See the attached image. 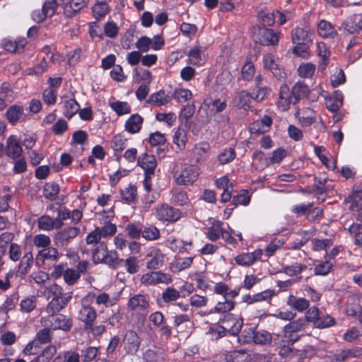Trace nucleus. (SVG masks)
Segmentation results:
<instances>
[{
	"label": "nucleus",
	"mask_w": 362,
	"mask_h": 362,
	"mask_svg": "<svg viewBox=\"0 0 362 362\" xmlns=\"http://www.w3.org/2000/svg\"><path fill=\"white\" fill-rule=\"evenodd\" d=\"M41 322L45 327L52 330H62L69 332L73 327L71 317L58 313H49L47 316L41 319Z\"/></svg>",
	"instance_id": "1"
},
{
	"label": "nucleus",
	"mask_w": 362,
	"mask_h": 362,
	"mask_svg": "<svg viewBox=\"0 0 362 362\" xmlns=\"http://www.w3.org/2000/svg\"><path fill=\"white\" fill-rule=\"evenodd\" d=\"M141 343V338L135 331H127L123 337L122 344L119 349V354L123 357L126 356H136L139 351Z\"/></svg>",
	"instance_id": "2"
},
{
	"label": "nucleus",
	"mask_w": 362,
	"mask_h": 362,
	"mask_svg": "<svg viewBox=\"0 0 362 362\" xmlns=\"http://www.w3.org/2000/svg\"><path fill=\"white\" fill-rule=\"evenodd\" d=\"M281 33L271 28L258 27L255 30L252 37L255 43L262 46H276L279 44Z\"/></svg>",
	"instance_id": "3"
},
{
	"label": "nucleus",
	"mask_w": 362,
	"mask_h": 362,
	"mask_svg": "<svg viewBox=\"0 0 362 362\" xmlns=\"http://www.w3.org/2000/svg\"><path fill=\"white\" fill-rule=\"evenodd\" d=\"M199 175L197 167L185 163L174 171L173 177L175 182L180 185L193 184Z\"/></svg>",
	"instance_id": "4"
},
{
	"label": "nucleus",
	"mask_w": 362,
	"mask_h": 362,
	"mask_svg": "<svg viewBox=\"0 0 362 362\" xmlns=\"http://www.w3.org/2000/svg\"><path fill=\"white\" fill-rule=\"evenodd\" d=\"M117 232V226L115 224L110 221L105 222L100 227H96L94 230L88 234L86 238L88 245H93L98 243L101 238H106L113 236Z\"/></svg>",
	"instance_id": "5"
},
{
	"label": "nucleus",
	"mask_w": 362,
	"mask_h": 362,
	"mask_svg": "<svg viewBox=\"0 0 362 362\" xmlns=\"http://www.w3.org/2000/svg\"><path fill=\"white\" fill-rule=\"evenodd\" d=\"M64 0H47L44 2L41 10H35L32 13V18L37 23L44 21L46 18L54 15L59 6L62 5Z\"/></svg>",
	"instance_id": "6"
},
{
	"label": "nucleus",
	"mask_w": 362,
	"mask_h": 362,
	"mask_svg": "<svg viewBox=\"0 0 362 362\" xmlns=\"http://www.w3.org/2000/svg\"><path fill=\"white\" fill-rule=\"evenodd\" d=\"M154 210L156 218L163 222L174 223L180 218L182 214L180 210L168 204L158 205Z\"/></svg>",
	"instance_id": "7"
},
{
	"label": "nucleus",
	"mask_w": 362,
	"mask_h": 362,
	"mask_svg": "<svg viewBox=\"0 0 362 362\" xmlns=\"http://www.w3.org/2000/svg\"><path fill=\"white\" fill-rule=\"evenodd\" d=\"M140 281L145 286H155L160 284H169L172 283L173 278L170 274L151 271L144 274Z\"/></svg>",
	"instance_id": "8"
},
{
	"label": "nucleus",
	"mask_w": 362,
	"mask_h": 362,
	"mask_svg": "<svg viewBox=\"0 0 362 362\" xmlns=\"http://www.w3.org/2000/svg\"><path fill=\"white\" fill-rule=\"evenodd\" d=\"M315 33L309 26L296 27L291 30V37L293 44H313Z\"/></svg>",
	"instance_id": "9"
},
{
	"label": "nucleus",
	"mask_w": 362,
	"mask_h": 362,
	"mask_svg": "<svg viewBox=\"0 0 362 362\" xmlns=\"http://www.w3.org/2000/svg\"><path fill=\"white\" fill-rule=\"evenodd\" d=\"M149 300L146 295L136 294L128 301L127 308L129 311L143 313L146 315L148 313Z\"/></svg>",
	"instance_id": "10"
},
{
	"label": "nucleus",
	"mask_w": 362,
	"mask_h": 362,
	"mask_svg": "<svg viewBox=\"0 0 362 362\" xmlns=\"http://www.w3.org/2000/svg\"><path fill=\"white\" fill-rule=\"evenodd\" d=\"M79 232L80 228L77 226L64 228L55 234L54 242L58 247L66 246L71 240L78 235Z\"/></svg>",
	"instance_id": "11"
},
{
	"label": "nucleus",
	"mask_w": 362,
	"mask_h": 362,
	"mask_svg": "<svg viewBox=\"0 0 362 362\" xmlns=\"http://www.w3.org/2000/svg\"><path fill=\"white\" fill-rule=\"evenodd\" d=\"M4 152L11 159L15 160L23 156V148L21 143L17 136L11 135L6 140Z\"/></svg>",
	"instance_id": "12"
},
{
	"label": "nucleus",
	"mask_w": 362,
	"mask_h": 362,
	"mask_svg": "<svg viewBox=\"0 0 362 362\" xmlns=\"http://www.w3.org/2000/svg\"><path fill=\"white\" fill-rule=\"evenodd\" d=\"M263 250L257 249L252 252H243L235 257V263L242 267H250L256 262L261 260Z\"/></svg>",
	"instance_id": "13"
},
{
	"label": "nucleus",
	"mask_w": 362,
	"mask_h": 362,
	"mask_svg": "<svg viewBox=\"0 0 362 362\" xmlns=\"http://www.w3.org/2000/svg\"><path fill=\"white\" fill-rule=\"evenodd\" d=\"M362 355V349H343L338 353H329V361L326 362H344L353 358H358Z\"/></svg>",
	"instance_id": "14"
},
{
	"label": "nucleus",
	"mask_w": 362,
	"mask_h": 362,
	"mask_svg": "<svg viewBox=\"0 0 362 362\" xmlns=\"http://www.w3.org/2000/svg\"><path fill=\"white\" fill-rule=\"evenodd\" d=\"M86 303L87 300L83 298L82 300L81 308L78 312V319L83 322L84 328L88 325H90L91 323H94L97 317L95 309Z\"/></svg>",
	"instance_id": "15"
},
{
	"label": "nucleus",
	"mask_w": 362,
	"mask_h": 362,
	"mask_svg": "<svg viewBox=\"0 0 362 362\" xmlns=\"http://www.w3.org/2000/svg\"><path fill=\"white\" fill-rule=\"evenodd\" d=\"M292 98L293 93L288 85H281L279 93L278 107L281 109V111L288 110L291 104H296V103H294V98Z\"/></svg>",
	"instance_id": "16"
},
{
	"label": "nucleus",
	"mask_w": 362,
	"mask_h": 362,
	"mask_svg": "<svg viewBox=\"0 0 362 362\" xmlns=\"http://www.w3.org/2000/svg\"><path fill=\"white\" fill-rule=\"evenodd\" d=\"M6 117L12 125H15L18 122H22L27 119L24 107L18 105L10 106L6 112Z\"/></svg>",
	"instance_id": "17"
},
{
	"label": "nucleus",
	"mask_w": 362,
	"mask_h": 362,
	"mask_svg": "<svg viewBox=\"0 0 362 362\" xmlns=\"http://www.w3.org/2000/svg\"><path fill=\"white\" fill-rule=\"evenodd\" d=\"M341 27L349 33H358L362 31V13L351 15L344 21Z\"/></svg>",
	"instance_id": "18"
},
{
	"label": "nucleus",
	"mask_w": 362,
	"mask_h": 362,
	"mask_svg": "<svg viewBox=\"0 0 362 362\" xmlns=\"http://www.w3.org/2000/svg\"><path fill=\"white\" fill-rule=\"evenodd\" d=\"M138 165L144 170V175L152 176L155 173L157 161L153 156L144 153L137 159Z\"/></svg>",
	"instance_id": "19"
},
{
	"label": "nucleus",
	"mask_w": 362,
	"mask_h": 362,
	"mask_svg": "<svg viewBox=\"0 0 362 362\" xmlns=\"http://www.w3.org/2000/svg\"><path fill=\"white\" fill-rule=\"evenodd\" d=\"M164 254L159 249H153L146 256V268L156 270L160 268L164 262Z\"/></svg>",
	"instance_id": "20"
},
{
	"label": "nucleus",
	"mask_w": 362,
	"mask_h": 362,
	"mask_svg": "<svg viewBox=\"0 0 362 362\" xmlns=\"http://www.w3.org/2000/svg\"><path fill=\"white\" fill-rule=\"evenodd\" d=\"M28 42L25 38H20L17 40L10 38H4L1 41V46L7 52L15 53L23 50Z\"/></svg>",
	"instance_id": "21"
},
{
	"label": "nucleus",
	"mask_w": 362,
	"mask_h": 362,
	"mask_svg": "<svg viewBox=\"0 0 362 362\" xmlns=\"http://www.w3.org/2000/svg\"><path fill=\"white\" fill-rule=\"evenodd\" d=\"M263 65L264 69L272 72L275 76L278 78L283 77L284 73L272 54L268 53L264 55Z\"/></svg>",
	"instance_id": "22"
},
{
	"label": "nucleus",
	"mask_w": 362,
	"mask_h": 362,
	"mask_svg": "<svg viewBox=\"0 0 362 362\" xmlns=\"http://www.w3.org/2000/svg\"><path fill=\"white\" fill-rule=\"evenodd\" d=\"M71 299V293H67V296H64L60 298H53L47 304L45 310L48 314L59 313L66 306Z\"/></svg>",
	"instance_id": "23"
},
{
	"label": "nucleus",
	"mask_w": 362,
	"mask_h": 362,
	"mask_svg": "<svg viewBox=\"0 0 362 362\" xmlns=\"http://www.w3.org/2000/svg\"><path fill=\"white\" fill-rule=\"evenodd\" d=\"M233 100L235 105L238 108L247 110L251 107L253 98L251 93L247 90H242L235 93Z\"/></svg>",
	"instance_id": "24"
},
{
	"label": "nucleus",
	"mask_w": 362,
	"mask_h": 362,
	"mask_svg": "<svg viewBox=\"0 0 362 362\" xmlns=\"http://www.w3.org/2000/svg\"><path fill=\"white\" fill-rule=\"evenodd\" d=\"M210 145L207 142H202L196 144L192 149L193 158L197 164L205 162L208 158V153Z\"/></svg>",
	"instance_id": "25"
},
{
	"label": "nucleus",
	"mask_w": 362,
	"mask_h": 362,
	"mask_svg": "<svg viewBox=\"0 0 362 362\" xmlns=\"http://www.w3.org/2000/svg\"><path fill=\"white\" fill-rule=\"evenodd\" d=\"M60 257L58 250L55 247H48L40 250L37 256V261H42V264L46 262L55 263Z\"/></svg>",
	"instance_id": "26"
},
{
	"label": "nucleus",
	"mask_w": 362,
	"mask_h": 362,
	"mask_svg": "<svg viewBox=\"0 0 362 362\" xmlns=\"http://www.w3.org/2000/svg\"><path fill=\"white\" fill-rule=\"evenodd\" d=\"M144 118L139 114L132 115L126 121L124 130L134 134L139 133L142 127Z\"/></svg>",
	"instance_id": "27"
},
{
	"label": "nucleus",
	"mask_w": 362,
	"mask_h": 362,
	"mask_svg": "<svg viewBox=\"0 0 362 362\" xmlns=\"http://www.w3.org/2000/svg\"><path fill=\"white\" fill-rule=\"evenodd\" d=\"M172 100V96L164 90H160L158 92L152 93L147 103L155 106H163L169 103Z\"/></svg>",
	"instance_id": "28"
},
{
	"label": "nucleus",
	"mask_w": 362,
	"mask_h": 362,
	"mask_svg": "<svg viewBox=\"0 0 362 362\" xmlns=\"http://www.w3.org/2000/svg\"><path fill=\"white\" fill-rule=\"evenodd\" d=\"M317 31L322 38L334 39L337 35V32L334 26L326 20H321L317 24Z\"/></svg>",
	"instance_id": "29"
},
{
	"label": "nucleus",
	"mask_w": 362,
	"mask_h": 362,
	"mask_svg": "<svg viewBox=\"0 0 362 362\" xmlns=\"http://www.w3.org/2000/svg\"><path fill=\"white\" fill-rule=\"evenodd\" d=\"M294 103H298L300 100L305 98L310 93L308 86L303 81L296 82L291 88Z\"/></svg>",
	"instance_id": "30"
},
{
	"label": "nucleus",
	"mask_w": 362,
	"mask_h": 362,
	"mask_svg": "<svg viewBox=\"0 0 362 362\" xmlns=\"http://www.w3.org/2000/svg\"><path fill=\"white\" fill-rule=\"evenodd\" d=\"M304 325L305 320L303 319H298L297 320L291 322L284 327V337L288 338V339L292 343L295 342L297 340V338L293 339L291 338V334L294 332L302 330L304 327Z\"/></svg>",
	"instance_id": "31"
},
{
	"label": "nucleus",
	"mask_w": 362,
	"mask_h": 362,
	"mask_svg": "<svg viewBox=\"0 0 362 362\" xmlns=\"http://www.w3.org/2000/svg\"><path fill=\"white\" fill-rule=\"evenodd\" d=\"M193 260V257H177L170 263V269L174 273L183 271L191 267Z\"/></svg>",
	"instance_id": "32"
},
{
	"label": "nucleus",
	"mask_w": 362,
	"mask_h": 362,
	"mask_svg": "<svg viewBox=\"0 0 362 362\" xmlns=\"http://www.w3.org/2000/svg\"><path fill=\"white\" fill-rule=\"evenodd\" d=\"M124 259L119 258L117 252L115 250L107 251L105 257L102 264H107L110 268L117 269L123 263Z\"/></svg>",
	"instance_id": "33"
},
{
	"label": "nucleus",
	"mask_w": 362,
	"mask_h": 362,
	"mask_svg": "<svg viewBox=\"0 0 362 362\" xmlns=\"http://www.w3.org/2000/svg\"><path fill=\"white\" fill-rule=\"evenodd\" d=\"M286 303L291 308L298 312H303L309 308V301L304 298H297L293 295H290L287 298Z\"/></svg>",
	"instance_id": "34"
},
{
	"label": "nucleus",
	"mask_w": 362,
	"mask_h": 362,
	"mask_svg": "<svg viewBox=\"0 0 362 362\" xmlns=\"http://www.w3.org/2000/svg\"><path fill=\"white\" fill-rule=\"evenodd\" d=\"M222 225L223 223L219 221L213 222L211 226L206 228L205 233L206 238L211 241H216L218 240L224 229Z\"/></svg>",
	"instance_id": "35"
},
{
	"label": "nucleus",
	"mask_w": 362,
	"mask_h": 362,
	"mask_svg": "<svg viewBox=\"0 0 362 362\" xmlns=\"http://www.w3.org/2000/svg\"><path fill=\"white\" fill-rule=\"evenodd\" d=\"M37 227L40 230L50 231L53 229H59L56 219L48 215H42L37 218Z\"/></svg>",
	"instance_id": "36"
},
{
	"label": "nucleus",
	"mask_w": 362,
	"mask_h": 362,
	"mask_svg": "<svg viewBox=\"0 0 362 362\" xmlns=\"http://www.w3.org/2000/svg\"><path fill=\"white\" fill-rule=\"evenodd\" d=\"M141 237L148 241L157 240L160 237V230L153 224L142 226Z\"/></svg>",
	"instance_id": "37"
},
{
	"label": "nucleus",
	"mask_w": 362,
	"mask_h": 362,
	"mask_svg": "<svg viewBox=\"0 0 362 362\" xmlns=\"http://www.w3.org/2000/svg\"><path fill=\"white\" fill-rule=\"evenodd\" d=\"M96 244L97 246L92 251V259L95 264H102L105 257L107 247L104 242L99 241Z\"/></svg>",
	"instance_id": "38"
},
{
	"label": "nucleus",
	"mask_w": 362,
	"mask_h": 362,
	"mask_svg": "<svg viewBox=\"0 0 362 362\" xmlns=\"http://www.w3.org/2000/svg\"><path fill=\"white\" fill-rule=\"evenodd\" d=\"M226 360L227 362H247L249 354L244 349L233 350L226 354Z\"/></svg>",
	"instance_id": "39"
},
{
	"label": "nucleus",
	"mask_w": 362,
	"mask_h": 362,
	"mask_svg": "<svg viewBox=\"0 0 362 362\" xmlns=\"http://www.w3.org/2000/svg\"><path fill=\"white\" fill-rule=\"evenodd\" d=\"M33 262V254L30 252H26L22 257L18 269L20 276H24L30 270Z\"/></svg>",
	"instance_id": "40"
},
{
	"label": "nucleus",
	"mask_w": 362,
	"mask_h": 362,
	"mask_svg": "<svg viewBox=\"0 0 362 362\" xmlns=\"http://www.w3.org/2000/svg\"><path fill=\"white\" fill-rule=\"evenodd\" d=\"M273 295V292L271 290H266L262 292L256 293L253 296L245 295L243 298V301L248 304H252L255 302H261L263 300L271 298Z\"/></svg>",
	"instance_id": "41"
},
{
	"label": "nucleus",
	"mask_w": 362,
	"mask_h": 362,
	"mask_svg": "<svg viewBox=\"0 0 362 362\" xmlns=\"http://www.w3.org/2000/svg\"><path fill=\"white\" fill-rule=\"evenodd\" d=\"M122 199L127 204L133 203L137 197V189L135 185L129 184L120 191Z\"/></svg>",
	"instance_id": "42"
},
{
	"label": "nucleus",
	"mask_w": 362,
	"mask_h": 362,
	"mask_svg": "<svg viewBox=\"0 0 362 362\" xmlns=\"http://www.w3.org/2000/svg\"><path fill=\"white\" fill-rule=\"evenodd\" d=\"M64 115L71 119L76 112H78L80 105L74 98L66 100L64 102Z\"/></svg>",
	"instance_id": "43"
},
{
	"label": "nucleus",
	"mask_w": 362,
	"mask_h": 362,
	"mask_svg": "<svg viewBox=\"0 0 362 362\" xmlns=\"http://www.w3.org/2000/svg\"><path fill=\"white\" fill-rule=\"evenodd\" d=\"M235 156L236 153L233 148H226L217 156V160L221 165H226L232 162L235 159Z\"/></svg>",
	"instance_id": "44"
},
{
	"label": "nucleus",
	"mask_w": 362,
	"mask_h": 362,
	"mask_svg": "<svg viewBox=\"0 0 362 362\" xmlns=\"http://www.w3.org/2000/svg\"><path fill=\"white\" fill-rule=\"evenodd\" d=\"M180 297V292L173 286L166 288L161 294V298L165 303L175 302Z\"/></svg>",
	"instance_id": "45"
},
{
	"label": "nucleus",
	"mask_w": 362,
	"mask_h": 362,
	"mask_svg": "<svg viewBox=\"0 0 362 362\" xmlns=\"http://www.w3.org/2000/svg\"><path fill=\"white\" fill-rule=\"evenodd\" d=\"M59 192V185L53 182H47L43 188V196L45 198L53 201L55 200Z\"/></svg>",
	"instance_id": "46"
},
{
	"label": "nucleus",
	"mask_w": 362,
	"mask_h": 362,
	"mask_svg": "<svg viewBox=\"0 0 362 362\" xmlns=\"http://www.w3.org/2000/svg\"><path fill=\"white\" fill-rule=\"evenodd\" d=\"M252 158L254 160V162H257L255 163V165L256 169H258L259 170H262L265 168L268 167L269 165H271L269 158H267L264 152L261 151H256L255 152H254L252 155Z\"/></svg>",
	"instance_id": "47"
},
{
	"label": "nucleus",
	"mask_w": 362,
	"mask_h": 362,
	"mask_svg": "<svg viewBox=\"0 0 362 362\" xmlns=\"http://www.w3.org/2000/svg\"><path fill=\"white\" fill-rule=\"evenodd\" d=\"M307 269V266L304 264L296 262L291 265L283 266L279 272L284 273L290 276H293L302 273Z\"/></svg>",
	"instance_id": "48"
},
{
	"label": "nucleus",
	"mask_w": 362,
	"mask_h": 362,
	"mask_svg": "<svg viewBox=\"0 0 362 362\" xmlns=\"http://www.w3.org/2000/svg\"><path fill=\"white\" fill-rule=\"evenodd\" d=\"M143 357L146 362H160L164 360L165 355L159 349H147Z\"/></svg>",
	"instance_id": "49"
},
{
	"label": "nucleus",
	"mask_w": 362,
	"mask_h": 362,
	"mask_svg": "<svg viewBox=\"0 0 362 362\" xmlns=\"http://www.w3.org/2000/svg\"><path fill=\"white\" fill-rule=\"evenodd\" d=\"M171 96L172 99H175L180 103H183L192 99V93L186 88H175Z\"/></svg>",
	"instance_id": "50"
},
{
	"label": "nucleus",
	"mask_w": 362,
	"mask_h": 362,
	"mask_svg": "<svg viewBox=\"0 0 362 362\" xmlns=\"http://www.w3.org/2000/svg\"><path fill=\"white\" fill-rule=\"evenodd\" d=\"M127 139L122 134L115 135L111 141V146L113 151L122 152L127 146Z\"/></svg>",
	"instance_id": "51"
},
{
	"label": "nucleus",
	"mask_w": 362,
	"mask_h": 362,
	"mask_svg": "<svg viewBox=\"0 0 362 362\" xmlns=\"http://www.w3.org/2000/svg\"><path fill=\"white\" fill-rule=\"evenodd\" d=\"M109 105L119 116L131 112V106L127 102L117 100L110 103Z\"/></svg>",
	"instance_id": "52"
},
{
	"label": "nucleus",
	"mask_w": 362,
	"mask_h": 362,
	"mask_svg": "<svg viewBox=\"0 0 362 362\" xmlns=\"http://www.w3.org/2000/svg\"><path fill=\"white\" fill-rule=\"evenodd\" d=\"M52 329L47 327H45L43 329H40L35 337V339L41 346L43 344L51 342L52 339Z\"/></svg>",
	"instance_id": "53"
},
{
	"label": "nucleus",
	"mask_w": 362,
	"mask_h": 362,
	"mask_svg": "<svg viewBox=\"0 0 362 362\" xmlns=\"http://www.w3.org/2000/svg\"><path fill=\"white\" fill-rule=\"evenodd\" d=\"M37 305V298L30 296L23 298L20 303V310L22 313H28L33 311Z\"/></svg>",
	"instance_id": "54"
},
{
	"label": "nucleus",
	"mask_w": 362,
	"mask_h": 362,
	"mask_svg": "<svg viewBox=\"0 0 362 362\" xmlns=\"http://www.w3.org/2000/svg\"><path fill=\"white\" fill-rule=\"evenodd\" d=\"M171 248L178 252H189L192 249V241H183L177 240V239H173L170 240Z\"/></svg>",
	"instance_id": "55"
},
{
	"label": "nucleus",
	"mask_w": 362,
	"mask_h": 362,
	"mask_svg": "<svg viewBox=\"0 0 362 362\" xmlns=\"http://www.w3.org/2000/svg\"><path fill=\"white\" fill-rule=\"evenodd\" d=\"M298 235H301V238L300 240H295L291 243L290 249L292 250H298L302 246L305 245L307 242L313 236V233L308 230H302L298 233Z\"/></svg>",
	"instance_id": "56"
},
{
	"label": "nucleus",
	"mask_w": 362,
	"mask_h": 362,
	"mask_svg": "<svg viewBox=\"0 0 362 362\" xmlns=\"http://www.w3.org/2000/svg\"><path fill=\"white\" fill-rule=\"evenodd\" d=\"M125 231L132 239H139L141 237L142 226L139 223H129L125 227Z\"/></svg>",
	"instance_id": "57"
},
{
	"label": "nucleus",
	"mask_w": 362,
	"mask_h": 362,
	"mask_svg": "<svg viewBox=\"0 0 362 362\" xmlns=\"http://www.w3.org/2000/svg\"><path fill=\"white\" fill-rule=\"evenodd\" d=\"M95 18L99 21L103 18L108 13V6L105 1L96 3L92 8Z\"/></svg>",
	"instance_id": "58"
},
{
	"label": "nucleus",
	"mask_w": 362,
	"mask_h": 362,
	"mask_svg": "<svg viewBox=\"0 0 362 362\" xmlns=\"http://www.w3.org/2000/svg\"><path fill=\"white\" fill-rule=\"evenodd\" d=\"M270 91V88L267 86H258L255 87L252 93L253 100L257 103L263 101L269 95Z\"/></svg>",
	"instance_id": "59"
},
{
	"label": "nucleus",
	"mask_w": 362,
	"mask_h": 362,
	"mask_svg": "<svg viewBox=\"0 0 362 362\" xmlns=\"http://www.w3.org/2000/svg\"><path fill=\"white\" fill-rule=\"evenodd\" d=\"M272 339V334L265 330L257 331L253 334V341L255 344L265 345L269 344Z\"/></svg>",
	"instance_id": "60"
},
{
	"label": "nucleus",
	"mask_w": 362,
	"mask_h": 362,
	"mask_svg": "<svg viewBox=\"0 0 362 362\" xmlns=\"http://www.w3.org/2000/svg\"><path fill=\"white\" fill-rule=\"evenodd\" d=\"M258 18L264 26H272L275 23L274 10L272 11L268 10L262 11L259 12Z\"/></svg>",
	"instance_id": "61"
},
{
	"label": "nucleus",
	"mask_w": 362,
	"mask_h": 362,
	"mask_svg": "<svg viewBox=\"0 0 362 362\" xmlns=\"http://www.w3.org/2000/svg\"><path fill=\"white\" fill-rule=\"evenodd\" d=\"M315 71V65L312 63H304L298 68V75L302 78H310Z\"/></svg>",
	"instance_id": "62"
},
{
	"label": "nucleus",
	"mask_w": 362,
	"mask_h": 362,
	"mask_svg": "<svg viewBox=\"0 0 362 362\" xmlns=\"http://www.w3.org/2000/svg\"><path fill=\"white\" fill-rule=\"evenodd\" d=\"M177 116L174 112L157 113L156 119L160 122L165 123L168 127H172L176 122Z\"/></svg>",
	"instance_id": "63"
},
{
	"label": "nucleus",
	"mask_w": 362,
	"mask_h": 362,
	"mask_svg": "<svg viewBox=\"0 0 362 362\" xmlns=\"http://www.w3.org/2000/svg\"><path fill=\"white\" fill-rule=\"evenodd\" d=\"M173 143L177 146V148L182 150L185 148L186 134L183 129L179 128L174 134Z\"/></svg>",
	"instance_id": "64"
}]
</instances>
